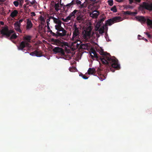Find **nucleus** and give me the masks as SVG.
<instances>
[{"label": "nucleus", "mask_w": 152, "mask_h": 152, "mask_svg": "<svg viewBox=\"0 0 152 152\" xmlns=\"http://www.w3.org/2000/svg\"><path fill=\"white\" fill-rule=\"evenodd\" d=\"M92 53L94 54V56L91 55L92 59L95 58L97 61H100L104 64L100 65V67H98L96 70L99 74L101 73L100 76L102 81L105 78L104 74H106L110 71L114 72L115 69L118 70L120 69V65L118 59L114 56H111L109 53L104 52L103 50L99 52L100 55H102V57L97 54L94 50H93Z\"/></svg>", "instance_id": "obj_1"}, {"label": "nucleus", "mask_w": 152, "mask_h": 152, "mask_svg": "<svg viewBox=\"0 0 152 152\" xmlns=\"http://www.w3.org/2000/svg\"><path fill=\"white\" fill-rule=\"evenodd\" d=\"M73 36L72 38V41L76 40L74 42L75 43H76V41H78V38L80 36V32L81 29L80 27H77L76 23H75L73 26Z\"/></svg>", "instance_id": "obj_2"}, {"label": "nucleus", "mask_w": 152, "mask_h": 152, "mask_svg": "<svg viewBox=\"0 0 152 152\" xmlns=\"http://www.w3.org/2000/svg\"><path fill=\"white\" fill-rule=\"evenodd\" d=\"M93 27L90 25L84 30L82 33L83 37L85 41L88 40L92 36V31Z\"/></svg>", "instance_id": "obj_3"}, {"label": "nucleus", "mask_w": 152, "mask_h": 152, "mask_svg": "<svg viewBox=\"0 0 152 152\" xmlns=\"http://www.w3.org/2000/svg\"><path fill=\"white\" fill-rule=\"evenodd\" d=\"M0 32L1 34L3 36H5L7 37H9L11 34L14 32V31L12 30H9L8 26H6L2 27V29Z\"/></svg>", "instance_id": "obj_4"}, {"label": "nucleus", "mask_w": 152, "mask_h": 152, "mask_svg": "<svg viewBox=\"0 0 152 152\" xmlns=\"http://www.w3.org/2000/svg\"><path fill=\"white\" fill-rule=\"evenodd\" d=\"M55 29L57 30L56 32L60 37H64L66 35V31L61 26V24L56 25L55 26Z\"/></svg>", "instance_id": "obj_5"}, {"label": "nucleus", "mask_w": 152, "mask_h": 152, "mask_svg": "<svg viewBox=\"0 0 152 152\" xmlns=\"http://www.w3.org/2000/svg\"><path fill=\"white\" fill-rule=\"evenodd\" d=\"M121 19L120 17H115L112 18H110L108 19L106 21L105 24L106 26L109 25L110 26L115 22H118L120 21V19Z\"/></svg>", "instance_id": "obj_6"}, {"label": "nucleus", "mask_w": 152, "mask_h": 152, "mask_svg": "<svg viewBox=\"0 0 152 152\" xmlns=\"http://www.w3.org/2000/svg\"><path fill=\"white\" fill-rule=\"evenodd\" d=\"M140 7L148 10H152V3L149 4L145 2H143L142 4L140 5Z\"/></svg>", "instance_id": "obj_7"}, {"label": "nucleus", "mask_w": 152, "mask_h": 152, "mask_svg": "<svg viewBox=\"0 0 152 152\" xmlns=\"http://www.w3.org/2000/svg\"><path fill=\"white\" fill-rule=\"evenodd\" d=\"M53 51L55 53H60L62 55H64V52L63 49L59 47H56L54 48L53 49Z\"/></svg>", "instance_id": "obj_8"}, {"label": "nucleus", "mask_w": 152, "mask_h": 152, "mask_svg": "<svg viewBox=\"0 0 152 152\" xmlns=\"http://www.w3.org/2000/svg\"><path fill=\"white\" fill-rule=\"evenodd\" d=\"M52 41L54 42L56 45L58 46H63V44L65 43L63 40L61 41L58 39H52Z\"/></svg>", "instance_id": "obj_9"}, {"label": "nucleus", "mask_w": 152, "mask_h": 152, "mask_svg": "<svg viewBox=\"0 0 152 152\" xmlns=\"http://www.w3.org/2000/svg\"><path fill=\"white\" fill-rule=\"evenodd\" d=\"M29 43L27 42H26L23 41H22L18 47V49L23 50V48L26 46H28Z\"/></svg>", "instance_id": "obj_10"}, {"label": "nucleus", "mask_w": 152, "mask_h": 152, "mask_svg": "<svg viewBox=\"0 0 152 152\" xmlns=\"http://www.w3.org/2000/svg\"><path fill=\"white\" fill-rule=\"evenodd\" d=\"M79 10H74L69 15L72 19L74 18L76 16L78 15V14H80Z\"/></svg>", "instance_id": "obj_11"}, {"label": "nucleus", "mask_w": 152, "mask_h": 152, "mask_svg": "<svg viewBox=\"0 0 152 152\" xmlns=\"http://www.w3.org/2000/svg\"><path fill=\"white\" fill-rule=\"evenodd\" d=\"M20 25L19 24L18 22H16L14 24L15 29V30L20 33H22V31L20 29Z\"/></svg>", "instance_id": "obj_12"}, {"label": "nucleus", "mask_w": 152, "mask_h": 152, "mask_svg": "<svg viewBox=\"0 0 152 152\" xmlns=\"http://www.w3.org/2000/svg\"><path fill=\"white\" fill-rule=\"evenodd\" d=\"M99 13L98 11H96L93 12L92 13L90 14V16L93 18H97L99 15Z\"/></svg>", "instance_id": "obj_13"}, {"label": "nucleus", "mask_w": 152, "mask_h": 152, "mask_svg": "<svg viewBox=\"0 0 152 152\" xmlns=\"http://www.w3.org/2000/svg\"><path fill=\"white\" fill-rule=\"evenodd\" d=\"M27 25L26 28L27 29H30L33 26V24L31 23V20L29 19H28L27 20Z\"/></svg>", "instance_id": "obj_14"}, {"label": "nucleus", "mask_w": 152, "mask_h": 152, "mask_svg": "<svg viewBox=\"0 0 152 152\" xmlns=\"http://www.w3.org/2000/svg\"><path fill=\"white\" fill-rule=\"evenodd\" d=\"M96 73V70L94 68H90L88 69V74L92 75H95V74Z\"/></svg>", "instance_id": "obj_15"}, {"label": "nucleus", "mask_w": 152, "mask_h": 152, "mask_svg": "<svg viewBox=\"0 0 152 152\" xmlns=\"http://www.w3.org/2000/svg\"><path fill=\"white\" fill-rule=\"evenodd\" d=\"M136 18L137 20L140 22L144 23L146 21L145 18L142 16H137L136 17Z\"/></svg>", "instance_id": "obj_16"}, {"label": "nucleus", "mask_w": 152, "mask_h": 152, "mask_svg": "<svg viewBox=\"0 0 152 152\" xmlns=\"http://www.w3.org/2000/svg\"><path fill=\"white\" fill-rule=\"evenodd\" d=\"M18 13V11L16 10H14L10 14V16L12 18L17 16Z\"/></svg>", "instance_id": "obj_17"}, {"label": "nucleus", "mask_w": 152, "mask_h": 152, "mask_svg": "<svg viewBox=\"0 0 152 152\" xmlns=\"http://www.w3.org/2000/svg\"><path fill=\"white\" fill-rule=\"evenodd\" d=\"M31 37L29 36H26L23 37V40H24V42H30V40H31Z\"/></svg>", "instance_id": "obj_18"}, {"label": "nucleus", "mask_w": 152, "mask_h": 152, "mask_svg": "<svg viewBox=\"0 0 152 152\" xmlns=\"http://www.w3.org/2000/svg\"><path fill=\"white\" fill-rule=\"evenodd\" d=\"M35 51V56L37 57H41L42 56V53L40 50H36Z\"/></svg>", "instance_id": "obj_19"}, {"label": "nucleus", "mask_w": 152, "mask_h": 152, "mask_svg": "<svg viewBox=\"0 0 152 152\" xmlns=\"http://www.w3.org/2000/svg\"><path fill=\"white\" fill-rule=\"evenodd\" d=\"M59 3L58 2L57 3H55L54 5V7L55 10L56 11H58L59 10Z\"/></svg>", "instance_id": "obj_20"}, {"label": "nucleus", "mask_w": 152, "mask_h": 152, "mask_svg": "<svg viewBox=\"0 0 152 152\" xmlns=\"http://www.w3.org/2000/svg\"><path fill=\"white\" fill-rule=\"evenodd\" d=\"M80 14H78V15L76 16H77L76 18V20L77 21V22L79 23H80L81 20H82V17L80 15Z\"/></svg>", "instance_id": "obj_21"}, {"label": "nucleus", "mask_w": 152, "mask_h": 152, "mask_svg": "<svg viewBox=\"0 0 152 152\" xmlns=\"http://www.w3.org/2000/svg\"><path fill=\"white\" fill-rule=\"evenodd\" d=\"M104 26L102 27V28H99V29L98 30L99 31V33L100 34H102L104 32Z\"/></svg>", "instance_id": "obj_22"}, {"label": "nucleus", "mask_w": 152, "mask_h": 152, "mask_svg": "<svg viewBox=\"0 0 152 152\" xmlns=\"http://www.w3.org/2000/svg\"><path fill=\"white\" fill-rule=\"evenodd\" d=\"M53 21L57 25L61 24V21L58 18H56V20H54Z\"/></svg>", "instance_id": "obj_23"}, {"label": "nucleus", "mask_w": 152, "mask_h": 152, "mask_svg": "<svg viewBox=\"0 0 152 152\" xmlns=\"http://www.w3.org/2000/svg\"><path fill=\"white\" fill-rule=\"evenodd\" d=\"M74 2L75 1L73 0L70 3L67 4L66 5V7H68L67 8L70 7H72L73 5L75 4V3H74Z\"/></svg>", "instance_id": "obj_24"}, {"label": "nucleus", "mask_w": 152, "mask_h": 152, "mask_svg": "<svg viewBox=\"0 0 152 152\" xmlns=\"http://www.w3.org/2000/svg\"><path fill=\"white\" fill-rule=\"evenodd\" d=\"M147 24L152 28V20L148 19L147 20Z\"/></svg>", "instance_id": "obj_25"}, {"label": "nucleus", "mask_w": 152, "mask_h": 152, "mask_svg": "<svg viewBox=\"0 0 152 152\" xmlns=\"http://www.w3.org/2000/svg\"><path fill=\"white\" fill-rule=\"evenodd\" d=\"M101 24H102L101 23H100L99 22H98V23H97L96 25V26L95 27L96 30V31H98L101 25Z\"/></svg>", "instance_id": "obj_26"}, {"label": "nucleus", "mask_w": 152, "mask_h": 152, "mask_svg": "<svg viewBox=\"0 0 152 152\" xmlns=\"http://www.w3.org/2000/svg\"><path fill=\"white\" fill-rule=\"evenodd\" d=\"M75 2V4H77V5H81V2L79 0H73Z\"/></svg>", "instance_id": "obj_27"}, {"label": "nucleus", "mask_w": 152, "mask_h": 152, "mask_svg": "<svg viewBox=\"0 0 152 152\" xmlns=\"http://www.w3.org/2000/svg\"><path fill=\"white\" fill-rule=\"evenodd\" d=\"M88 45L87 44H83L80 45V47L82 48L86 49L87 48Z\"/></svg>", "instance_id": "obj_28"}, {"label": "nucleus", "mask_w": 152, "mask_h": 152, "mask_svg": "<svg viewBox=\"0 0 152 152\" xmlns=\"http://www.w3.org/2000/svg\"><path fill=\"white\" fill-rule=\"evenodd\" d=\"M111 10L114 12H117V10L116 6H114L113 7L111 8Z\"/></svg>", "instance_id": "obj_29"}, {"label": "nucleus", "mask_w": 152, "mask_h": 152, "mask_svg": "<svg viewBox=\"0 0 152 152\" xmlns=\"http://www.w3.org/2000/svg\"><path fill=\"white\" fill-rule=\"evenodd\" d=\"M69 70L71 72H75L76 69V68L75 67L72 66V67H70L69 69Z\"/></svg>", "instance_id": "obj_30"}, {"label": "nucleus", "mask_w": 152, "mask_h": 152, "mask_svg": "<svg viewBox=\"0 0 152 152\" xmlns=\"http://www.w3.org/2000/svg\"><path fill=\"white\" fill-rule=\"evenodd\" d=\"M71 19H72V18L69 15L65 19V20H64V22H68L69 20H70Z\"/></svg>", "instance_id": "obj_31"}, {"label": "nucleus", "mask_w": 152, "mask_h": 152, "mask_svg": "<svg viewBox=\"0 0 152 152\" xmlns=\"http://www.w3.org/2000/svg\"><path fill=\"white\" fill-rule=\"evenodd\" d=\"M17 37V36L15 33L13 34L10 37V39H15Z\"/></svg>", "instance_id": "obj_32"}, {"label": "nucleus", "mask_w": 152, "mask_h": 152, "mask_svg": "<svg viewBox=\"0 0 152 152\" xmlns=\"http://www.w3.org/2000/svg\"><path fill=\"white\" fill-rule=\"evenodd\" d=\"M108 4L110 6H112L113 4V0H109L108 1Z\"/></svg>", "instance_id": "obj_33"}, {"label": "nucleus", "mask_w": 152, "mask_h": 152, "mask_svg": "<svg viewBox=\"0 0 152 152\" xmlns=\"http://www.w3.org/2000/svg\"><path fill=\"white\" fill-rule=\"evenodd\" d=\"M13 4L16 7H17L19 5V2L17 1L13 2Z\"/></svg>", "instance_id": "obj_34"}, {"label": "nucleus", "mask_w": 152, "mask_h": 152, "mask_svg": "<svg viewBox=\"0 0 152 152\" xmlns=\"http://www.w3.org/2000/svg\"><path fill=\"white\" fill-rule=\"evenodd\" d=\"M19 2V4L20 6H22L24 1L23 0H17Z\"/></svg>", "instance_id": "obj_35"}, {"label": "nucleus", "mask_w": 152, "mask_h": 152, "mask_svg": "<svg viewBox=\"0 0 152 152\" xmlns=\"http://www.w3.org/2000/svg\"><path fill=\"white\" fill-rule=\"evenodd\" d=\"M53 36L55 37H56L57 38L59 36V35L55 33L54 32H53L51 34H50Z\"/></svg>", "instance_id": "obj_36"}, {"label": "nucleus", "mask_w": 152, "mask_h": 152, "mask_svg": "<svg viewBox=\"0 0 152 152\" xmlns=\"http://www.w3.org/2000/svg\"><path fill=\"white\" fill-rule=\"evenodd\" d=\"M105 17H104L103 18H101L99 21L98 22L100 23H101V24L103 23V21L105 20Z\"/></svg>", "instance_id": "obj_37"}, {"label": "nucleus", "mask_w": 152, "mask_h": 152, "mask_svg": "<svg viewBox=\"0 0 152 152\" xmlns=\"http://www.w3.org/2000/svg\"><path fill=\"white\" fill-rule=\"evenodd\" d=\"M80 76H82L83 78L84 79H87L88 78V77H86L85 75H83L82 73L80 74Z\"/></svg>", "instance_id": "obj_38"}, {"label": "nucleus", "mask_w": 152, "mask_h": 152, "mask_svg": "<svg viewBox=\"0 0 152 152\" xmlns=\"http://www.w3.org/2000/svg\"><path fill=\"white\" fill-rule=\"evenodd\" d=\"M39 19L42 22H45V20L43 17L42 15H40L39 17Z\"/></svg>", "instance_id": "obj_39"}, {"label": "nucleus", "mask_w": 152, "mask_h": 152, "mask_svg": "<svg viewBox=\"0 0 152 152\" xmlns=\"http://www.w3.org/2000/svg\"><path fill=\"white\" fill-rule=\"evenodd\" d=\"M130 15L135 16V15H136L137 14V12H130Z\"/></svg>", "instance_id": "obj_40"}, {"label": "nucleus", "mask_w": 152, "mask_h": 152, "mask_svg": "<svg viewBox=\"0 0 152 152\" xmlns=\"http://www.w3.org/2000/svg\"><path fill=\"white\" fill-rule=\"evenodd\" d=\"M126 8L132 9L133 8V7L130 5H127L126 6Z\"/></svg>", "instance_id": "obj_41"}, {"label": "nucleus", "mask_w": 152, "mask_h": 152, "mask_svg": "<svg viewBox=\"0 0 152 152\" xmlns=\"http://www.w3.org/2000/svg\"><path fill=\"white\" fill-rule=\"evenodd\" d=\"M35 51H34V52H32L30 53V55L32 56H35Z\"/></svg>", "instance_id": "obj_42"}, {"label": "nucleus", "mask_w": 152, "mask_h": 152, "mask_svg": "<svg viewBox=\"0 0 152 152\" xmlns=\"http://www.w3.org/2000/svg\"><path fill=\"white\" fill-rule=\"evenodd\" d=\"M145 34L148 36V37L149 38H151V36L148 33H145Z\"/></svg>", "instance_id": "obj_43"}, {"label": "nucleus", "mask_w": 152, "mask_h": 152, "mask_svg": "<svg viewBox=\"0 0 152 152\" xmlns=\"http://www.w3.org/2000/svg\"><path fill=\"white\" fill-rule=\"evenodd\" d=\"M130 12L128 11H126L124 12V14L125 15H130Z\"/></svg>", "instance_id": "obj_44"}, {"label": "nucleus", "mask_w": 152, "mask_h": 152, "mask_svg": "<svg viewBox=\"0 0 152 152\" xmlns=\"http://www.w3.org/2000/svg\"><path fill=\"white\" fill-rule=\"evenodd\" d=\"M23 19H21L19 20V21L18 22V24H19L20 25V23H21L23 21Z\"/></svg>", "instance_id": "obj_45"}, {"label": "nucleus", "mask_w": 152, "mask_h": 152, "mask_svg": "<svg viewBox=\"0 0 152 152\" xmlns=\"http://www.w3.org/2000/svg\"><path fill=\"white\" fill-rule=\"evenodd\" d=\"M49 18L50 19H52L53 20V21L54 20H56V18H54V17H53V16H50Z\"/></svg>", "instance_id": "obj_46"}, {"label": "nucleus", "mask_w": 152, "mask_h": 152, "mask_svg": "<svg viewBox=\"0 0 152 152\" xmlns=\"http://www.w3.org/2000/svg\"><path fill=\"white\" fill-rule=\"evenodd\" d=\"M49 22H47V25L48 26V28L50 29V27L49 26V24H50V23Z\"/></svg>", "instance_id": "obj_47"}, {"label": "nucleus", "mask_w": 152, "mask_h": 152, "mask_svg": "<svg viewBox=\"0 0 152 152\" xmlns=\"http://www.w3.org/2000/svg\"><path fill=\"white\" fill-rule=\"evenodd\" d=\"M0 24L2 25H4V23L3 21H0Z\"/></svg>", "instance_id": "obj_48"}, {"label": "nucleus", "mask_w": 152, "mask_h": 152, "mask_svg": "<svg viewBox=\"0 0 152 152\" xmlns=\"http://www.w3.org/2000/svg\"><path fill=\"white\" fill-rule=\"evenodd\" d=\"M129 4H131L133 2V0H129Z\"/></svg>", "instance_id": "obj_49"}, {"label": "nucleus", "mask_w": 152, "mask_h": 152, "mask_svg": "<svg viewBox=\"0 0 152 152\" xmlns=\"http://www.w3.org/2000/svg\"><path fill=\"white\" fill-rule=\"evenodd\" d=\"M49 30L48 32H50V34H51V33L53 32L52 31L50 30V29H48Z\"/></svg>", "instance_id": "obj_50"}, {"label": "nucleus", "mask_w": 152, "mask_h": 152, "mask_svg": "<svg viewBox=\"0 0 152 152\" xmlns=\"http://www.w3.org/2000/svg\"><path fill=\"white\" fill-rule=\"evenodd\" d=\"M142 39L143 40H145L146 42H148V40L144 38V37H142Z\"/></svg>", "instance_id": "obj_51"}, {"label": "nucleus", "mask_w": 152, "mask_h": 152, "mask_svg": "<svg viewBox=\"0 0 152 152\" xmlns=\"http://www.w3.org/2000/svg\"><path fill=\"white\" fill-rule=\"evenodd\" d=\"M124 0H115L116 1L118 2H121L123 1Z\"/></svg>", "instance_id": "obj_52"}, {"label": "nucleus", "mask_w": 152, "mask_h": 152, "mask_svg": "<svg viewBox=\"0 0 152 152\" xmlns=\"http://www.w3.org/2000/svg\"><path fill=\"white\" fill-rule=\"evenodd\" d=\"M141 37V36L140 35H138V38L139 39H141L140 38V37Z\"/></svg>", "instance_id": "obj_53"}, {"label": "nucleus", "mask_w": 152, "mask_h": 152, "mask_svg": "<svg viewBox=\"0 0 152 152\" xmlns=\"http://www.w3.org/2000/svg\"><path fill=\"white\" fill-rule=\"evenodd\" d=\"M50 19L49 18L47 19L46 20V22H49L50 21Z\"/></svg>", "instance_id": "obj_54"}, {"label": "nucleus", "mask_w": 152, "mask_h": 152, "mask_svg": "<svg viewBox=\"0 0 152 152\" xmlns=\"http://www.w3.org/2000/svg\"><path fill=\"white\" fill-rule=\"evenodd\" d=\"M31 14L33 15V16H35V13L34 12H31Z\"/></svg>", "instance_id": "obj_55"}, {"label": "nucleus", "mask_w": 152, "mask_h": 152, "mask_svg": "<svg viewBox=\"0 0 152 152\" xmlns=\"http://www.w3.org/2000/svg\"><path fill=\"white\" fill-rule=\"evenodd\" d=\"M141 0H135V1L138 2H140Z\"/></svg>", "instance_id": "obj_56"}, {"label": "nucleus", "mask_w": 152, "mask_h": 152, "mask_svg": "<svg viewBox=\"0 0 152 152\" xmlns=\"http://www.w3.org/2000/svg\"><path fill=\"white\" fill-rule=\"evenodd\" d=\"M6 0H0V2H3Z\"/></svg>", "instance_id": "obj_57"}, {"label": "nucleus", "mask_w": 152, "mask_h": 152, "mask_svg": "<svg viewBox=\"0 0 152 152\" xmlns=\"http://www.w3.org/2000/svg\"><path fill=\"white\" fill-rule=\"evenodd\" d=\"M30 3H31V4L33 5V4H34V1H32V2H30Z\"/></svg>", "instance_id": "obj_58"}, {"label": "nucleus", "mask_w": 152, "mask_h": 152, "mask_svg": "<svg viewBox=\"0 0 152 152\" xmlns=\"http://www.w3.org/2000/svg\"><path fill=\"white\" fill-rule=\"evenodd\" d=\"M62 20H63L64 21V20H65V19H64V18H62Z\"/></svg>", "instance_id": "obj_59"}, {"label": "nucleus", "mask_w": 152, "mask_h": 152, "mask_svg": "<svg viewBox=\"0 0 152 152\" xmlns=\"http://www.w3.org/2000/svg\"><path fill=\"white\" fill-rule=\"evenodd\" d=\"M96 0H90V1H96Z\"/></svg>", "instance_id": "obj_60"}, {"label": "nucleus", "mask_w": 152, "mask_h": 152, "mask_svg": "<svg viewBox=\"0 0 152 152\" xmlns=\"http://www.w3.org/2000/svg\"><path fill=\"white\" fill-rule=\"evenodd\" d=\"M67 37L69 36V34H67Z\"/></svg>", "instance_id": "obj_61"}]
</instances>
